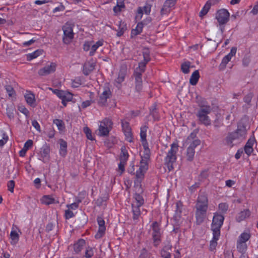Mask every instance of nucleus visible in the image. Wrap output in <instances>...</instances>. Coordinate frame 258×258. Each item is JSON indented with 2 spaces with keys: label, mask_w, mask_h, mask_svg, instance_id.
I'll use <instances>...</instances> for the list:
<instances>
[{
  "label": "nucleus",
  "mask_w": 258,
  "mask_h": 258,
  "mask_svg": "<svg viewBox=\"0 0 258 258\" xmlns=\"http://www.w3.org/2000/svg\"><path fill=\"white\" fill-rule=\"evenodd\" d=\"M106 231V226L99 227L98 231L95 235V238L96 239H100L105 234Z\"/></svg>",
  "instance_id": "37"
},
{
  "label": "nucleus",
  "mask_w": 258,
  "mask_h": 258,
  "mask_svg": "<svg viewBox=\"0 0 258 258\" xmlns=\"http://www.w3.org/2000/svg\"><path fill=\"white\" fill-rule=\"evenodd\" d=\"M231 58H232L230 57L229 55L227 54L226 56H225L222 59L221 62L219 66L220 68L221 69H224L228 62L230 61Z\"/></svg>",
  "instance_id": "43"
},
{
  "label": "nucleus",
  "mask_w": 258,
  "mask_h": 258,
  "mask_svg": "<svg viewBox=\"0 0 258 258\" xmlns=\"http://www.w3.org/2000/svg\"><path fill=\"white\" fill-rule=\"evenodd\" d=\"M247 244L245 242H241L238 240L237 241V249L238 251L243 254L247 250Z\"/></svg>",
  "instance_id": "34"
},
{
  "label": "nucleus",
  "mask_w": 258,
  "mask_h": 258,
  "mask_svg": "<svg viewBox=\"0 0 258 258\" xmlns=\"http://www.w3.org/2000/svg\"><path fill=\"white\" fill-rule=\"evenodd\" d=\"M129 154L126 148L124 146L121 148V153L119 156V161L126 162L128 159Z\"/></svg>",
  "instance_id": "30"
},
{
  "label": "nucleus",
  "mask_w": 258,
  "mask_h": 258,
  "mask_svg": "<svg viewBox=\"0 0 258 258\" xmlns=\"http://www.w3.org/2000/svg\"><path fill=\"white\" fill-rule=\"evenodd\" d=\"M247 135L246 126L243 124H239L236 131L229 133L225 138L226 144L230 148L244 140Z\"/></svg>",
  "instance_id": "1"
},
{
  "label": "nucleus",
  "mask_w": 258,
  "mask_h": 258,
  "mask_svg": "<svg viewBox=\"0 0 258 258\" xmlns=\"http://www.w3.org/2000/svg\"><path fill=\"white\" fill-rule=\"evenodd\" d=\"M213 237L210 242L209 249L210 251H214L216 249L217 245V241L219 239L221 234L212 233Z\"/></svg>",
  "instance_id": "22"
},
{
  "label": "nucleus",
  "mask_w": 258,
  "mask_h": 258,
  "mask_svg": "<svg viewBox=\"0 0 258 258\" xmlns=\"http://www.w3.org/2000/svg\"><path fill=\"white\" fill-rule=\"evenodd\" d=\"M125 77V73L124 72L120 71L117 78L115 80V82L118 84H121L124 81Z\"/></svg>",
  "instance_id": "51"
},
{
  "label": "nucleus",
  "mask_w": 258,
  "mask_h": 258,
  "mask_svg": "<svg viewBox=\"0 0 258 258\" xmlns=\"http://www.w3.org/2000/svg\"><path fill=\"white\" fill-rule=\"evenodd\" d=\"M148 255V250L145 248H143L138 258H147Z\"/></svg>",
  "instance_id": "62"
},
{
  "label": "nucleus",
  "mask_w": 258,
  "mask_h": 258,
  "mask_svg": "<svg viewBox=\"0 0 258 258\" xmlns=\"http://www.w3.org/2000/svg\"><path fill=\"white\" fill-rule=\"evenodd\" d=\"M94 248L88 246L86 248L84 256L85 258H91L94 255Z\"/></svg>",
  "instance_id": "38"
},
{
  "label": "nucleus",
  "mask_w": 258,
  "mask_h": 258,
  "mask_svg": "<svg viewBox=\"0 0 258 258\" xmlns=\"http://www.w3.org/2000/svg\"><path fill=\"white\" fill-rule=\"evenodd\" d=\"M59 155L64 157L67 154V143L63 139H60L59 140Z\"/></svg>",
  "instance_id": "23"
},
{
  "label": "nucleus",
  "mask_w": 258,
  "mask_h": 258,
  "mask_svg": "<svg viewBox=\"0 0 258 258\" xmlns=\"http://www.w3.org/2000/svg\"><path fill=\"white\" fill-rule=\"evenodd\" d=\"M5 89L9 97L15 98L16 95V92L13 87L11 85H7L5 87Z\"/></svg>",
  "instance_id": "42"
},
{
  "label": "nucleus",
  "mask_w": 258,
  "mask_h": 258,
  "mask_svg": "<svg viewBox=\"0 0 258 258\" xmlns=\"http://www.w3.org/2000/svg\"><path fill=\"white\" fill-rule=\"evenodd\" d=\"M125 8L124 0H116V5L113 8V12L117 15Z\"/></svg>",
  "instance_id": "24"
},
{
  "label": "nucleus",
  "mask_w": 258,
  "mask_h": 258,
  "mask_svg": "<svg viewBox=\"0 0 258 258\" xmlns=\"http://www.w3.org/2000/svg\"><path fill=\"white\" fill-rule=\"evenodd\" d=\"M56 64L55 62H51L49 64L46 65L38 71V74L40 76H46L52 73L55 71Z\"/></svg>",
  "instance_id": "12"
},
{
  "label": "nucleus",
  "mask_w": 258,
  "mask_h": 258,
  "mask_svg": "<svg viewBox=\"0 0 258 258\" xmlns=\"http://www.w3.org/2000/svg\"><path fill=\"white\" fill-rule=\"evenodd\" d=\"M75 217V214L74 213L71 211L70 209L67 210L65 211V218L67 219H71L73 217Z\"/></svg>",
  "instance_id": "61"
},
{
  "label": "nucleus",
  "mask_w": 258,
  "mask_h": 258,
  "mask_svg": "<svg viewBox=\"0 0 258 258\" xmlns=\"http://www.w3.org/2000/svg\"><path fill=\"white\" fill-rule=\"evenodd\" d=\"M83 132L85 134L86 137L88 140L91 141H93L94 140L92 134L91 130L88 126H85L83 128Z\"/></svg>",
  "instance_id": "47"
},
{
  "label": "nucleus",
  "mask_w": 258,
  "mask_h": 258,
  "mask_svg": "<svg viewBox=\"0 0 258 258\" xmlns=\"http://www.w3.org/2000/svg\"><path fill=\"white\" fill-rule=\"evenodd\" d=\"M230 13L226 9H222L217 12L216 18L220 25L226 24L229 20Z\"/></svg>",
  "instance_id": "10"
},
{
  "label": "nucleus",
  "mask_w": 258,
  "mask_h": 258,
  "mask_svg": "<svg viewBox=\"0 0 258 258\" xmlns=\"http://www.w3.org/2000/svg\"><path fill=\"white\" fill-rule=\"evenodd\" d=\"M150 157V150L148 151L144 150L143 154L141 155V159L145 160V161H148Z\"/></svg>",
  "instance_id": "59"
},
{
  "label": "nucleus",
  "mask_w": 258,
  "mask_h": 258,
  "mask_svg": "<svg viewBox=\"0 0 258 258\" xmlns=\"http://www.w3.org/2000/svg\"><path fill=\"white\" fill-rule=\"evenodd\" d=\"M151 228L152 229V238L153 240L154 245L155 246H157L161 242V229L160 225L157 221H154L151 225Z\"/></svg>",
  "instance_id": "7"
},
{
  "label": "nucleus",
  "mask_w": 258,
  "mask_h": 258,
  "mask_svg": "<svg viewBox=\"0 0 258 258\" xmlns=\"http://www.w3.org/2000/svg\"><path fill=\"white\" fill-rule=\"evenodd\" d=\"M42 52L43 51L42 50L38 49L32 53H28L27 55V60L30 61L37 57L38 56L41 55L42 54Z\"/></svg>",
  "instance_id": "32"
},
{
  "label": "nucleus",
  "mask_w": 258,
  "mask_h": 258,
  "mask_svg": "<svg viewBox=\"0 0 258 258\" xmlns=\"http://www.w3.org/2000/svg\"><path fill=\"white\" fill-rule=\"evenodd\" d=\"M19 233H21L20 230L17 227L13 226L10 235L11 239L10 242L12 245H15L18 242L19 240Z\"/></svg>",
  "instance_id": "14"
},
{
  "label": "nucleus",
  "mask_w": 258,
  "mask_h": 258,
  "mask_svg": "<svg viewBox=\"0 0 258 258\" xmlns=\"http://www.w3.org/2000/svg\"><path fill=\"white\" fill-rule=\"evenodd\" d=\"M9 137L6 134H3V139L0 140V147H2L4 146V145L7 142L8 140Z\"/></svg>",
  "instance_id": "64"
},
{
  "label": "nucleus",
  "mask_w": 258,
  "mask_h": 258,
  "mask_svg": "<svg viewBox=\"0 0 258 258\" xmlns=\"http://www.w3.org/2000/svg\"><path fill=\"white\" fill-rule=\"evenodd\" d=\"M81 202V200L80 199H78L76 202L73 203L70 205H67V207L69 208V209L71 210H76L79 207V204Z\"/></svg>",
  "instance_id": "56"
},
{
  "label": "nucleus",
  "mask_w": 258,
  "mask_h": 258,
  "mask_svg": "<svg viewBox=\"0 0 258 258\" xmlns=\"http://www.w3.org/2000/svg\"><path fill=\"white\" fill-rule=\"evenodd\" d=\"M111 96V92L108 88H105L99 96L98 104L101 106H104L106 104L107 99Z\"/></svg>",
  "instance_id": "15"
},
{
  "label": "nucleus",
  "mask_w": 258,
  "mask_h": 258,
  "mask_svg": "<svg viewBox=\"0 0 258 258\" xmlns=\"http://www.w3.org/2000/svg\"><path fill=\"white\" fill-rule=\"evenodd\" d=\"M143 56L144 58L143 61H146V62H148L150 61V52L149 49L145 48L143 49Z\"/></svg>",
  "instance_id": "44"
},
{
  "label": "nucleus",
  "mask_w": 258,
  "mask_h": 258,
  "mask_svg": "<svg viewBox=\"0 0 258 258\" xmlns=\"http://www.w3.org/2000/svg\"><path fill=\"white\" fill-rule=\"evenodd\" d=\"M143 27V22H139L136 28L131 31V37H133L141 34L142 32Z\"/></svg>",
  "instance_id": "27"
},
{
  "label": "nucleus",
  "mask_w": 258,
  "mask_h": 258,
  "mask_svg": "<svg viewBox=\"0 0 258 258\" xmlns=\"http://www.w3.org/2000/svg\"><path fill=\"white\" fill-rule=\"evenodd\" d=\"M200 77V76L199 71H195L190 76L189 79L190 84L193 86L196 85L198 83Z\"/></svg>",
  "instance_id": "29"
},
{
  "label": "nucleus",
  "mask_w": 258,
  "mask_h": 258,
  "mask_svg": "<svg viewBox=\"0 0 258 258\" xmlns=\"http://www.w3.org/2000/svg\"><path fill=\"white\" fill-rule=\"evenodd\" d=\"M178 144L177 142L173 143L170 145V149L168 150L166 156L164 158V164L169 171L174 168L173 164L177 160L176 154L178 151Z\"/></svg>",
  "instance_id": "3"
},
{
  "label": "nucleus",
  "mask_w": 258,
  "mask_h": 258,
  "mask_svg": "<svg viewBox=\"0 0 258 258\" xmlns=\"http://www.w3.org/2000/svg\"><path fill=\"white\" fill-rule=\"evenodd\" d=\"M55 199L51 195H45L40 199V202L42 204L49 205L55 203Z\"/></svg>",
  "instance_id": "26"
},
{
  "label": "nucleus",
  "mask_w": 258,
  "mask_h": 258,
  "mask_svg": "<svg viewBox=\"0 0 258 258\" xmlns=\"http://www.w3.org/2000/svg\"><path fill=\"white\" fill-rule=\"evenodd\" d=\"M145 172H143L140 169L136 171V179L135 183H141L142 180L143 179L145 175Z\"/></svg>",
  "instance_id": "33"
},
{
  "label": "nucleus",
  "mask_w": 258,
  "mask_h": 258,
  "mask_svg": "<svg viewBox=\"0 0 258 258\" xmlns=\"http://www.w3.org/2000/svg\"><path fill=\"white\" fill-rule=\"evenodd\" d=\"M82 84V79L81 77H77L72 82V87L76 88L80 87Z\"/></svg>",
  "instance_id": "50"
},
{
  "label": "nucleus",
  "mask_w": 258,
  "mask_h": 258,
  "mask_svg": "<svg viewBox=\"0 0 258 258\" xmlns=\"http://www.w3.org/2000/svg\"><path fill=\"white\" fill-rule=\"evenodd\" d=\"M256 141L254 135L252 136L247 141L244 147V151L246 154L250 156L253 151V146Z\"/></svg>",
  "instance_id": "13"
},
{
  "label": "nucleus",
  "mask_w": 258,
  "mask_h": 258,
  "mask_svg": "<svg viewBox=\"0 0 258 258\" xmlns=\"http://www.w3.org/2000/svg\"><path fill=\"white\" fill-rule=\"evenodd\" d=\"M53 123L56 125L59 131H63L65 129V125L63 121L59 119H55Z\"/></svg>",
  "instance_id": "36"
},
{
  "label": "nucleus",
  "mask_w": 258,
  "mask_h": 258,
  "mask_svg": "<svg viewBox=\"0 0 258 258\" xmlns=\"http://www.w3.org/2000/svg\"><path fill=\"white\" fill-rule=\"evenodd\" d=\"M104 40L103 39H101L98 40L96 42V43L92 46H91V50L89 52V55L92 56L95 54V53L96 50L100 46H102L103 45Z\"/></svg>",
  "instance_id": "28"
},
{
  "label": "nucleus",
  "mask_w": 258,
  "mask_h": 258,
  "mask_svg": "<svg viewBox=\"0 0 258 258\" xmlns=\"http://www.w3.org/2000/svg\"><path fill=\"white\" fill-rule=\"evenodd\" d=\"M148 128V126L147 125H143L140 128V138H141V141H146V137H147V129Z\"/></svg>",
  "instance_id": "35"
},
{
  "label": "nucleus",
  "mask_w": 258,
  "mask_h": 258,
  "mask_svg": "<svg viewBox=\"0 0 258 258\" xmlns=\"http://www.w3.org/2000/svg\"><path fill=\"white\" fill-rule=\"evenodd\" d=\"M151 11V7L150 5H146L143 7H140L137 10L136 19L140 20L142 19L144 13L146 15H149Z\"/></svg>",
  "instance_id": "16"
},
{
  "label": "nucleus",
  "mask_w": 258,
  "mask_h": 258,
  "mask_svg": "<svg viewBox=\"0 0 258 258\" xmlns=\"http://www.w3.org/2000/svg\"><path fill=\"white\" fill-rule=\"evenodd\" d=\"M211 3L209 1L207 2L200 12L201 15H205L207 14L211 7Z\"/></svg>",
  "instance_id": "54"
},
{
  "label": "nucleus",
  "mask_w": 258,
  "mask_h": 258,
  "mask_svg": "<svg viewBox=\"0 0 258 258\" xmlns=\"http://www.w3.org/2000/svg\"><path fill=\"white\" fill-rule=\"evenodd\" d=\"M41 157L43 158V162H45V160H48L49 158V149L48 148H44L40 153Z\"/></svg>",
  "instance_id": "39"
},
{
  "label": "nucleus",
  "mask_w": 258,
  "mask_h": 258,
  "mask_svg": "<svg viewBox=\"0 0 258 258\" xmlns=\"http://www.w3.org/2000/svg\"><path fill=\"white\" fill-rule=\"evenodd\" d=\"M148 161H145V160L141 159L139 169L142 170L143 172H146L148 169Z\"/></svg>",
  "instance_id": "48"
},
{
  "label": "nucleus",
  "mask_w": 258,
  "mask_h": 258,
  "mask_svg": "<svg viewBox=\"0 0 258 258\" xmlns=\"http://www.w3.org/2000/svg\"><path fill=\"white\" fill-rule=\"evenodd\" d=\"M33 145V141L31 140H27L25 143L24 144L23 149H25L26 151H28L30 148H31Z\"/></svg>",
  "instance_id": "63"
},
{
  "label": "nucleus",
  "mask_w": 258,
  "mask_h": 258,
  "mask_svg": "<svg viewBox=\"0 0 258 258\" xmlns=\"http://www.w3.org/2000/svg\"><path fill=\"white\" fill-rule=\"evenodd\" d=\"M15 186V182L13 180L9 181L7 183L8 189L11 192H14V189Z\"/></svg>",
  "instance_id": "57"
},
{
  "label": "nucleus",
  "mask_w": 258,
  "mask_h": 258,
  "mask_svg": "<svg viewBox=\"0 0 258 258\" xmlns=\"http://www.w3.org/2000/svg\"><path fill=\"white\" fill-rule=\"evenodd\" d=\"M133 199L135 200V202L133 203L135 204V205L142 206L144 205V199L140 194L136 193L134 196Z\"/></svg>",
  "instance_id": "31"
},
{
  "label": "nucleus",
  "mask_w": 258,
  "mask_h": 258,
  "mask_svg": "<svg viewBox=\"0 0 258 258\" xmlns=\"http://www.w3.org/2000/svg\"><path fill=\"white\" fill-rule=\"evenodd\" d=\"M125 136V139L126 141L131 143L133 142V135L132 130L128 132L123 133Z\"/></svg>",
  "instance_id": "55"
},
{
  "label": "nucleus",
  "mask_w": 258,
  "mask_h": 258,
  "mask_svg": "<svg viewBox=\"0 0 258 258\" xmlns=\"http://www.w3.org/2000/svg\"><path fill=\"white\" fill-rule=\"evenodd\" d=\"M148 62L144 61H141L139 63L138 67L136 68V70L138 69V73H141L142 74L145 71L146 64Z\"/></svg>",
  "instance_id": "49"
},
{
  "label": "nucleus",
  "mask_w": 258,
  "mask_h": 258,
  "mask_svg": "<svg viewBox=\"0 0 258 258\" xmlns=\"http://www.w3.org/2000/svg\"><path fill=\"white\" fill-rule=\"evenodd\" d=\"M251 215V211L247 209L240 211L236 217V220L238 222H240L249 218Z\"/></svg>",
  "instance_id": "20"
},
{
  "label": "nucleus",
  "mask_w": 258,
  "mask_h": 258,
  "mask_svg": "<svg viewBox=\"0 0 258 258\" xmlns=\"http://www.w3.org/2000/svg\"><path fill=\"white\" fill-rule=\"evenodd\" d=\"M161 256L162 258H171V253L165 249L161 251Z\"/></svg>",
  "instance_id": "60"
},
{
  "label": "nucleus",
  "mask_w": 258,
  "mask_h": 258,
  "mask_svg": "<svg viewBox=\"0 0 258 258\" xmlns=\"http://www.w3.org/2000/svg\"><path fill=\"white\" fill-rule=\"evenodd\" d=\"M121 127L123 133L132 130L129 122L126 121H121Z\"/></svg>",
  "instance_id": "52"
},
{
  "label": "nucleus",
  "mask_w": 258,
  "mask_h": 258,
  "mask_svg": "<svg viewBox=\"0 0 258 258\" xmlns=\"http://www.w3.org/2000/svg\"><path fill=\"white\" fill-rule=\"evenodd\" d=\"M182 207L183 204L181 201H178L176 203V210L175 212L177 216L179 217L180 216V214L182 213Z\"/></svg>",
  "instance_id": "45"
},
{
  "label": "nucleus",
  "mask_w": 258,
  "mask_h": 258,
  "mask_svg": "<svg viewBox=\"0 0 258 258\" xmlns=\"http://www.w3.org/2000/svg\"><path fill=\"white\" fill-rule=\"evenodd\" d=\"M209 175V169H205L202 170L199 175V180L202 181L205 179H207Z\"/></svg>",
  "instance_id": "53"
},
{
  "label": "nucleus",
  "mask_w": 258,
  "mask_h": 258,
  "mask_svg": "<svg viewBox=\"0 0 258 258\" xmlns=\"http://www.w3.org/2000/svg\"><path fill=\"white\" fill-rule=\"evenodd\" d=\"M25 99L28 104L32 107L36 106V99L34 94L29 90H26L24 94Z\"/></svg>",
  "instance_id": "18"
},
{
  "label": "nucleus",
  "mask_w": 258,
  "mask_h": 258,
  "mask_svg": "<svg viewBox=\"0 0 258 258\" xmlns=\"http://www.w3.org/2000/svg\"><path fill=\"white\" fill-rule=\"evenodd\" d=\"M228 208L229 206L226 203H221L218 205V210L220 213H221V214H225L227 212Z\"/></svg>",
  "instance_id": "40"
},
{
  "label": "nucleus",
  "mask_w": 258,
  "mask_h": 258,
  "mask_svg": "<svg viewBox=\"0 0 258 258\" xmlns=\"http://www.w3.org/2000/svg\"><path fill=\"white\" fill-rule=\"evenodd\" d=\"M126 162L120 161L118 165V170L120 172V175L122 174L125 170V166Z\"/></svg>",
  "instance_id": "58"
},
{
  "label": "nucleus",
  "mask_w": 258,
  "mask_h": 258,
  "mask_svg": "<svg viewBox=\"0 0 258 258\" xmlns=\"http://www.w3.org/2000/svg\"><path fill=\"white\" fill-rule=\"evenodd\" d=\"M141 206L135 205L134 203L132 204V212L134 220H138L141 214L140 208Z\"/></svg>",
  "instance_id": "25"
},
{
  "label": "nucleus",
  "mask_w": 258,
  "mask_h": 258,
  "mask_svg": "<svg viewBox=\"0 0 258 258\" xmlns=\"http://www.w3.org/2000/svg\"><path fill=\"white\" fill-rule=\"evenodd\" d=\"M224 216L218 212L214 213L211 229L212 233L221 234V228L223 224Z\"/></svg>",
  "instance_id": "5"
},
{
  "label": "nucleus",
  "mask_w": 258,
  "mask_h": 258,
  "mask_svg": "<svg viewBox=\"0 0 258 258\" xmlns=\"http://www.w3.org/2000/svg\"><path fill=\"white\" fill-rule=\"evenodd\" d=\"M190 64L189 61H186L181 64V70L184 74H188L189 72Z\"/></svg>",
  "instance_id": "46"
},
{
  "label": "nucleus",
  "mask_w": 258,
  "mask_h": 258,
  "mask_svg": "<svg viewBox=\"0 0 258 258\" xmlns=\"http://www.w3.org/2000/svg\"><path fill=\"white\" fill-rule=\"evenodd\" d=\"M134 75L135 79L136 89L138 92H140L142 89V74L138 73L137 69L135 70Z\"/></svg>",
  "instance_id": "19"
},
{
  "label": "nucleus",
  "mask_w": 258,
  "mask_h": 258,
  "mask_svg": "<svg viewBox=\"0 0 258 258\" xmlns=\"http://www.w3.org/2000/svg\"><path fill=\"white\" fill-rule=\"evenodd\" d=\"M177 0H166L160 10L161 16L168 15L174 8Z\"/></svg>",
  "instance_id": "11"
},
{
  "label": "nucleus",
  "mask_w": 258,
  "mask_h": 258,
  "mask_svg": "<svg viewBox=\"0 0 258 258\" xmlns=\"http://www.w3.org/2000/svg\"><path fill=\"white\" fill-rule=\"evenodd\" d=\"M86 245V241L82 238L77 240L73 245V250L75 254L80 253Z\"/></svg>",
  "instance_id": "17"
},
{
  "label": "nucleus",
  "mask_w": 258,
  "mask_h": 258,
  "mask_svg": "<svg viewBox=\"0 0 258 258\" xmlns=\"http://www.w3.org/2000/svg\"><path fill=\"white\" fill-rule=\"evenodd\" d=\"M112 121L109 118H104L100 122L99 126V135L102 137L108 136L110 131L112 129Z\"/></svg>",
  "instance_id": "6"
},
{
  "label": "nucleus",
  "mask_w": 258,
  "mask_h": 258,
  "mask_svg": "<svg viewBox=\"0 0 258 258\" xmlns=\"http://www.w3.org/2000/svg\"><path fill=\"white\" fill-rule=\"evenodd\" d=\"M200 109L197 113L198 117L200 122L206 126L211 124V119L208 116L210 113L212 108L209 105L199 104Z\"/></svg>",
  "instance_id": "4"
},
{
  "label": "nucleus",
  "mask_w": 258,
  "mask_h": 258,
  "mask_svg": "<svg viewBox=\"0 0 258 258\" xmlns=\"http://www.w3.org/2000/svg\"><path fill=\"white\" fill-rule=\"evenodd\" d=\"M62 30L63 32V42L67 44H70L74 35L72 26L71 24L66 23L63 26Z\"/></svg>",
  "instance_id": "8"
},
{
  "label": "nucleus",
  "mask_w": 258,
  "mask_h": 258,
  "mask_svg": "<svg viewBox=\"0 0 258 258\" xmlns=\"http://www.w3.org/2000/svg\"><path fill=\"white\" fill-rule=\"evenodd\" d=\"M95 64L93 62L87 61L84 63L83 66V73L85 76L89 75L94 69Z\"/></svg>",
  "instance_id": "21"
},
{
  "label": "nucleus",
  "mask_w": 258,
  "mask_h": 258,
  "mask_svg": "<svg viewBox=\"0 0 258 258\" xmlns=\"http://www.w3.org/2000/svg\"><path fill=\"white\" fill-rule=\"evenodd\" d=\"M208 207V200L205 195L198 197L196 208V222L198 224H201L206 218Z\"/></svg>",
  "instance_id": "2"
},
{
  "label": "nucleus",
  "mask_w": 258,
  "mask_h": 258,
  "mask_svg": "<svg viewBox=\"0 0 258 258\" xmlns=\"http://www.w3.org/2000/svg\"><path fill=\"white\" fill-rule=\"evenodd\" d=\"M250 237V235L249 233L243 232L240 235L237 240L246 243L249 239Z\"/></svg>",
  "instance_id": "41"
},
{
  "label": "nucleus",
  "mask_w": 258,
  "mask_h": 258,
  "mask_svg": "<svg viewBox=\"0 0 258 258\" xmlns=\"http://www.w3.org/2000/svg\"><path fill=\"white\" fill-rule=\"evenodd\" d=\"M201 144V141L198 139L194 140L187 147L186 152L187 160L191 161L194 160L195 154V148Z\"/></svg>",
  "instance_id": "9"
}]
</instances>
